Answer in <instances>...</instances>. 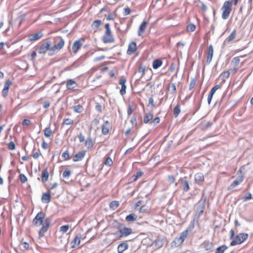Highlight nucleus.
<instances>
[{
    "label": "nucleus",
    "mask_w": 253,
    "mask_h": 253,
    "mask_svg": "<svg viewBox=\"0 0 253 253\" xmlns=\"http://www.w3.org/2000/svg\"><path fill=\"white\" fill-rule=\"evenodd\" d=\"M85 155V151H81L78 152L73 158V161L75 162L81 161Z\"/></svg>",
    "instance_id": "obj_11"
},
{
    "label": "nucleus",
    "mask_w": 253,
    "mask_h": 253,
    "mask_svg": "<svg viewBox=\"0 0 253 253\" xmlns=\"http://www.w3.org/2000/svg\"><path fill=\"white\" fill-rule=\"evenodd\" d=\"M137 216L134 213H131L127 215L126 217V220L128 222H132L137 219Z\"/></svg>",
    "instance_id": "obj_31"
},
{
    "label": "nucleus",
    "mask_w": 253,
    "mask_h": 253,
    "mask_svg": "<svg viewBox=\"0 0 253 253\" xmlns=\"http://www.w3.org/2000/svg\"><path fill=\"white\" fill-rule=\"evenodd\" d=\"M202 246L206 251H209L212 248L213 244L209 241H206L203 242Z\"/></svg>",
    "instance_id": "obj_28"
},
{
    "label": "nucleus",
    "mask_w": 253,
    "mask_h": 253,
    "mask_svg": "<svg viewBox=\"0 0 253 253\" xmlns=\"http://www.w3.org/2000/svg\"><path fill=\"white\" fill-rule=\"evenodd\" d=\"M49 176L47 169H45L42 173V181L43 183L47 181Z\"/></svg>",
    "instance_id": "obj_23"
},
{
    "label": "nucleus",
    "mask_w": 253,
    "mask_h": 253,
    "mask_svg": "<svg viewBox=\"0 0 253 253\" xmlns=\"http://www.w3.org/2000/svg\"><path fill=\"white\" fill-rule=\"evenodd\" d=\"M248 234L245 233H240L238 234L234 240L230 243V246H233L236 245L240 244L244 242L248 238Z\"/></svg>",
    "instance_id": "obj_3"
},
{
    "label": "nucleus",
    "mask_w": 253,
    "mask_h": 253,
    "mask_svg": "<svg viewBox=\"0 0 253 253\" xmlns=\"http://www.w3.org/2000/svg\"><path fill=\"white\" fill-rule=\"evenodd\" d=\"M160 121V119L159 117L155 118L151 122V123L154 124V125L157 124L159 123Z\"/></svg>",
    "instance_id": "obj_61"
},
{
    "label": "nucleus",
    "mask_w": 253,
    "mask_h": 253,
    "mask_svg": "<svg viewBox=\"0 0 253 253\" xmlns=\"http://www.w3.org/2000/svg\"><path fill=\"white\" fill-rule=\"evenodd\" d=\"M143 172L141 171L136 172V173L131 178L132 179V181H136L138 178L140 177L143 175Z\"/></svg>",
    "instance_id": "obj_37"
},
{
    "label": "nucleus",
    "mask_w": 253,
    "mask_h": 253,
    "mask_svg": "<svg viewBox=\"0 0 253 253\" xmlns=\"http://www.w3.org/2000/svg\"><path fill=\"white\" fill-rule=\"evenodd\" d=\"M42 32H40L36 33L33 35H31L29 37L30 41H33L37 40L40 39L41 38H42Z\"/></svg>",
    "instance_id": "obj_25"
},
{
    "label": "nucleus",
    "mask_w": 253,
    "mask_h": 253,
    "mask_svg": "<svg viewBox=\"0 0 253 253\" xmlns=\"http://www.w3.org/2000/svg\"><path fill=\"white\" fill-rule=\"evenodd\" d=\"M78 137L80 142H83L85 140L84 136L83 135L82 133H80Z\"/></svg>",
    "instance_id": "obj_60"
},
{
    "label": "nucleus",
    "mask_w": 253,
    "mask_h": 253,
    "mask_svg": "<svg viewBox=\"0 0 253 253\" xmlns=\"http://www.w3.org/2000/svg\"><path fill=\"white\" fill-rule=\"evenodd\" d=\"M8 148L10 150H13L15 149V145L13 141H10L8 143Z\"/></svg>",
    "instance_id": "obj_53"
},
{
    "label": "nucleus",
    "mask_w": 253,
    "mask_h": 253,
    "mask_svg": "<svg viewBox=\"0 0 253 253\" xmlns=\"http://www.w3.org/2000/svg\"><path fill=\"white\" fill-rule=\"evenodd\" d=\"M185 239H184L180 235L179 237H176L174 241L172 242V244L178 247L181 245L182 243L184 242Z\"/></svg>",
    "instance_id": "obj_22"
},
{
    "label": "nucleus",
    "mask_w": 253,
    "mask_h": 253,
    "mask_svg": "<svg viewBox=\"0 0 253 253\" xmlns=\"http://www.w3.org/2000/svg\"><path fill=\"white\" fill-rule=\"evenodd\" d=\"M168 90L171 94H174L176 91L175 84L173 83H169L168 85Z\"/></svg>",
    "instance_id": "obj_29"
},
{
    "label": "nucleus",
    "mask_w": 253,
    "mask_h": 253,
    "mask_svg": "<svg viewBox=\"0 0 253 253\" xmlns=\"http://www.w3.org/2000/svg\"><path fill=\"white\" fill-rule=\"evenodd\" d=\"M101 22L99 20H96L93 21L92 24V27L93 28H98L99 26L100 25Z\"/></svg>",
    "instance_id": "obj_44"
},
{
    "label": "nucleus",
    "mask_w": 253,
    "mask_h": 253,
    "mask_svg": "<svg viewBox=\"0 0 253 253\" xmlns=\"http://www.w3.org/2000/svg\"><path fill=\"white\" fill-rule=\"evenodd\" d=\"M94 143L90 137H87L85 141V146L88 149H91L93 148Z\"/></svg>",
    "instance_id": "obj_24"
},
{
    "label": "nucleus",
    "mask_w": 253,
    "mask_h": 253,
    "mask_svg": "<svg viewBox=\"0 0 253 253\" xmlns=\"http://www.w3.org/2000/svg\"><path fill=\"white\" fill-rule=\"evenodd\" d=\"M212 125V123L211 122H207L204 124V126L206 128H209Z\"/></svg>",
    "instance_id": "obj_64"
},
{
    "label": "nucleus",
    "mask_w": 253,
    "mask_h": 253,
    "mask_svg": "<svg viewBox=\"0 0 253 253\" xmlns=\"http://www.w3.org/2000/svg\"><path fill=\"white\" fill-rule=\"evenodd\" d=\"M81 237L82 236L81 234H78L76 236L74 240L71 242V244L72 245L71 247L72 248H75L80 245Z\"/></svg>",
    "instance_id": "obj_14"
},
{
    "label": "nucleus",
    "mask_w": 253,
    "mask_h": 253,
    "mask_svg": "<svg viewBox=\"0 0 253 253\" xmlns=\"http://www.w3.org/2000/svg\"><path fill=\"white\" fill-rule=\"evenodd\" d=\"M128 244L126 242H123L119 245L118 247V253H123L125 250L127 249Z\"/></svg>",
    "instance_id": "obj_19"
},
{
    "label": "nucleus",
    "mask_w": 253,
    "mask_h": 253,
    "mask_svg": "<svg viewBox=\"0 0 253 253\" xmlns=\"http://www.w3.org/2000/svg\"><path fill=\"white\" fill-rule=\"evenodd\" d=\"M232 0L225 1L221 8L222 10V18L223 19H227L230 15L232 10Z\"/></svg>",
    "instance_id": "obj_2"
},
{
    "label": "nucleus",
    "mask_w": 253,
    "mask_h": 253,
    "mask_svg": "<svg viewBox=\"0 0 253 253\" xmlns=\"http://www.w3.org/2000/svg\"><path fill=\"white\" fill-rule=\"evenodd\" d=\"M106 17L107 20H113L116 17V14L114 13H110L108 14L107 16L105 15Z\"/></svg>",
    "instance_id": "obj_49"
},
{
    "label": "nucleus",
    "mask_w": 253,
    "mask_h": 253,
    "mask_svg": "<svg viewBox=\"0 0 253 253\" xmlns=\"http://www.w3.org/2000/svg\"><path fill=\"white\" fill-rule=\"evenodd\" d=\"M236 37V30H234L229 35V36L224 41V42H231Z\"/></svg>",
    "instance_id": "obj_32"
},
{
    "label": "nucleus",
    "mask_w": 253,
    "mask_h": 253,
    "mask_svg": "<svg viewBox=\"0 0 253 253\" xmlns=\"http://www.w3.org/2000/svg\"><path fill=\"white\" fill-rule=\"evenodd\" d=\"M83 45V42L81 40H78L76 41L73 45L72 46V50L74 53H76L79 49Z\"/></svg>",
    "instance_id": "obj_12"
},
{
    "label": "nucleus",
    "mask_w": 253,
    "mask_h": 253,
    "mask_svg": "<svg viewBox=\"0 0 253 253\" xmlns=\"http://www.w3.org/2000/svg\"><path fill=\"white\" fill-rule=\"evenodd\" d=\"M64 40L63 39H61L60 41L55 44L53 46L51 47L50 51H54L56 50L57 51L60 50L64 46Z\"/></svg>",
    "instance_id": "obj_9"
},
{
    "label": "nucleus",
    "mask_w": 253,
    "mask_h": 253,
    "mask_svg": "<svg viewBox=\"0 0 253 253\" xmlns=\"http://www.w3.org/2000/svg\"><path fill=\"white\" fill-rule=\"evenodd\" d=\"M74 123V120L70 119V118H67L64 119L63 121V122L61 124L62 126H63L64 125H70L73 124Z\"/></svg>",
    "instance_id": "obj_38"
},
{
    "label": "nucleus",
    "mask_w": 253,
    "mask_h": 253,
    "mask_svg": "<svg viewBox=\"0 0 253 253\" xmlns=\"http://www.w3.org/2000/svg\"><path fill=\"white\" fill-rule=\"evenodd\" d=\"M243 177L241 176L240 178H239L238 179L235 180L230 185L229 188V189H232L234 188L235 187L238 185L240 183H241L243 181Z\"/></svg>",
    "instance_id": "obj_27"
},
{
    "label": "nucleus",
    "mask_w": 253,
    "mask_h": 253,
    "mask_svg": "<svg viewBox=\"0 0 253 253\" xmlns=\"http://www.w3.org/2000/svg\"><path fill=\"white\" fill-rule=\"evenodd\" d=\"M51 219L50 218H45V214L40 211L38 213L35 217L33 220V225L36 227H39L42 225V228L39 232L40 238L43 237L51 224Z\"/></svg>",
    "instance_id": "obj_1"
},
{
    "label": "nucleus",
    "mask_w": 253,
    "mask_h": 253,
    "mask_svg": "<svg viewBox=\"0 0 253 253\" xmlns=\"http://www.w3.org/2000/svg\"><path fill=\"white\" fill-rule=\"evenodd\" d=\"M69 228V225H63L60 227V231L64 233H66L68 230Z\"/></svg>",
    "instance_id": "obj_45"
},
{
    "label": "nucleus",
    "mask_w": 253,
    "mask_h": 253,
    "mask_svg": "<svg viewBox=\"0 0 253 253\" xmlns=\"http://www.w3.org/2000/svg\"><path fill=\"white\" fill-rule=\"evenodd\" d=\"M187 28L188 31L193 32L196 29V26L193 24H190L187 26Z\"/></svg>",
    "instance_id": "obj_48"
},
{
    "label": "nucleus",
    "mask_w": 253,
    "mask_h": 253,
    "mask_svg": "<svg viewBox=\"0 0 253 253\" xmlns=\"http://www.w3.org/2000/svg\"><path fill=\"white\" fill-rule=\"evenodd\" d=\"M145 67L141 65L139 67L137 71L135 73V75H138L137 81H140L142 79L145 74Z\"/></svg>",
    "instance_id": "obj_10"
},
{
    "label": "nucleus",
    "mask_w": 253,
    "mask_h": 253,
    "mask_svg": "<svg viewBox=\"0 0 253 253\" xmlns=\"http://www.w3.org/2000/svg\"><path fill=\"white\" fill-rule=\"evenodd\" d=\"M213 54V48L212 45L211 44L209 46L207 52V60L206 62L208 64H210L212 60V58Z\"/></svg>",
    "instance_id": "obj_7"
},
{
    "label": "nucleus",
    "mask_w": 253,
    "mask_h": 253,
    "mask_svg": "<svg viewBox=\"0 0 253 253\" xmlns=\"http://www.w3.org/2000/svg\"><path fill=\"white\" fill-rule=\"evenodd\" d=\"M19 178L22 183H25L27 180L26 176L23 174H20Z\"/></svg>",
    "instance_id": "obj_52"
},
{
    "label": "nucleus",
    "mask_w": 253,
    "mask_h": 253,
    "mask_svg": "<svg viewBox=\"0 0 253 253\" xmlns=\"http://www.w3.org/2000/svg\"><path fill=\"white\" fill-rule=\"evenodd\" d=\"M180 113V106L179 104H177L176 106L174 108L173 114L175 118H176Z\"/></svg>",
    "instance_id": "obj_36"
},
{
    "label": "nucleus",
    "mask_w": 253,
    "mask_h": 253,
    "mask_svg": "<svg viewBox=\"0 0 253 253\" xmlns=\"http://www.w3.org/2000/svg\"><path fill=\"white\" fill-rule=\"evenodd\" d=\"M119 206V202L117 201L111 202L109 205L110 208L113 210H116Z\"/></svg>",
    "instance_id": "obj_35"
},
{
    "label": "nucleus",
    "mask_w": 253,
    "mask_h": 253,
    "mask_svg": "<svg viewBox=\"0 0 253 253\" xmlns=\"http://www.w3.org/2000/svg\"><path fill=\"white\" fill-rule=\"evenodd\" d=\"M229 71H225L222 73L220 76L222 78V81H225L226 79L229 78Z\"/></svg>",
    "instance_id": "obj_40"
},
{
    "label": "nucleus",
    "mask_w": 253,
    "mask_h": 253,
    "mask_svg": "<svg viewBox=\"0 0 253 253\" xmlns=\"http://www.w3.org/2000/svg\"><path fill=\"white\" fill-rule=\"evenodd\" d=\"M132 233V230L130 228L123 227L119 229L116 232V234H120V238H124L127 236Z\"/></svg>",
    "instance_id": "obj_4"
},
{
    "label": "nucleus",
    "mask_w": 253,
    "mask_h": 253,
    "mask_svg": "<svg viewBox=\"0 0 253 253\" xmlns=\"http://www.w3.org/2000/svg\"><path fill=\"white\" fill-rule=\"evenodd\" d=\"M30 121L29 119H24L22 122L23 126H28L30 124Z\"/></svg>",
    "instance_id": "obj_63"
},
{
    "label": "nucleus",
    "mask_w": 253,
    "mask_h": 253,
    "mask_svg": "<svg viewBox=\"0 0 253 253\" xmlns=\"http://www.w3.org/2000/svg\"><path fill=\"white\" fill-rule=\"evenodd\" d=\"M126 84H122V85L121 86V89L120 91V92L122 95H123L125 94H126Z\"/></svg>",
    "instance_id": "obj_50"
},
{
    "label": "nucleus",
    "mask_w": 253,
    "mask_h": 253,
    "mask_svg": "<svg viewBox=\"0 0 253 253\" xmlns=\"http://www.w3.org/2000/svg\"><path fill=\"white\" fill-rule=\"evenodd\" d=\"M50 102L48 101H46L43 103V107L45 109L48 108L50 106Z\"/></svg>",
    "instance_id": "obj_59"
},
{
    "label": "nucleus",
    "mask_w": 253,
    "mask_h": 253,
    "mask_svg": "<svg viewBox=\"0 0 253 253\" xmlns=\"http://www.w3.org/2000/svg\"><path fill=\"white\" fill-rule=\"evenodd\" d=\"M153 114L151 113H146L144 115L143 117V122L144 123H148L150 120L153 119Z\"/></svg>",
    "instance_id": "obj_30"
},
{
    "label": "nucleus",
    "mask_w": 253,
    "mask_h": 253,
    "mask_svg": "<svg viewBox=\"0 0 253 253\" xmlns=\"http://www.w3.org/2000/svg\"><path fill=\"white\" fill-rule=\"evenodd\" d=\"M204 177L202 173L199 172L195 174V180L197 183L200 184L204 181Z\"/></svg>",
    "instance_id": "obj_21"
},
{
    "label": "nucleus",
    "mask_w": 253,
    "mask_h": 253,
    "mask_svg": "<svg viewBox=\"0 0 253 253\" xmlns=\"http://www.w3.org/2000/svg\"><path fill=\"white\" fill-rule=\"evenodd\" d=\"M50 45L51 42L49 41L42 43L39 48V53L40 54H44L48 50L50 51Z\"/></svg>",
    "instance_id": "obj_5"
},
{
    "label": "nucleus",
    "mask_w": 253,
    "mask_h": 253,
    "mask_svg": "<svg viewBox=\"0 0 253 253\" xmlns=\"http://www.w3.org/2000/svg\"><path fill=\"white\" fill-rule=\"evenodd\" d=\"M137 48L136 43L135 42H131L129 43L128 49L127 50V53L129 55H131L134 53Z\"/></svg>",
    "instance_id": "obj_8"
},
{
    "label": "nucleus",
    "mask_w": 253,
    "mask_h": 253,
    "mask_svg": "<svg viewBox=\"0 0 253 253\" xmlns=\"http://www.w3.org/2000/svg\"><path fill=\"white\" fill-rule=\"evenodd\" d=\"M228 247L225 245L220 246L217 248L215 253H224L225 251L227 249Z\"/></svg>",
    "instance_id": "obj_34"
},
{
    "label": "nucleus",
    "mask_w": 253,
    "mask_h": 253,
    "mask_svg": "<svg viewBox=\"0 0 253 253\" xmlns=\"http://www.w3.org/2000/svg\"><path fill=\"white\" fill-rule=\"evenodd\" d=\"M220 87V85L219 84H217V85L214 86L211 88V91L208 95V102L209 104H211L213 95L214 94V93H215L216 90L217 89H218V88H219Z\"/></svg>",
    "instance_id": "obj_13"
},
{
    "label": "nucleus",
    "mask_w": 253,
    "mask_h": 253,
    "mask_svg": "<svg viewBox=\"0 0 253 253\" xmlns=\"http://www.w3.org/2000/svg\"><path fill=\"white\" fill-rule=\"evenodd\" d=\"M126 80L125 78H122L120 79L119 84L122 85V84H126Z\"/></svg>",
    "instance_id": "obj_57"
},
{
    "label": "nucleus",
    "mask_w": 253,
    "mask_h": 253,
    "mask_svg": "<svg viewBox=\"0 0 253 253\" xmlns=\"http://www.w3.org/2000/svg\"><path fill=\"white\" fill-rule=\"evenodd\" d=\"M147 23V21H144L140 25L138 30V35L139 36H141L145 32Z\"/></svg>",
    "instance_id": "obj_17"
},
{
    "label": "nucleus",
    "mask_w": 253,
    "mask_h": 253,
    "mask_svg": "<svg viewBox=\"0 0 253 253\" xmlns=\"http://www.w3.org/2000/svg\"><path fill=\"white\" fill-rule=\"evenodd\" d=\"M110 127V124L109 122L108 121H105L101 126L102 133L103 135H106L109 133Z\"/></svg>",
    "instance_id": "obj_16"
},
{
    "label": "nucleus",
    "mask_w": 253,
    "mask_h": 253,
    "mask_svg": "<svg viewBox=\"0 0 253 253\" xmlns=\"http://www.w3.org/2000/svg\"><path fill=\"white\" fill-rule=\"evenodd\" d=\"M181 183L182 184V189L184 192H187L190 189L189 184L188 181L182 179L181 180Z\"/></svg>",
    "instance_id": "obj_26"
},
{
    "label": "nucleus",
    "mask_w": 253,
    "mask_h": 253,
    "mask_svg": "<svg viewBox=\"0 0 253 253\" xmlns=\"http://www.w3.org/2000/svg\"><path fill=\"white\" fill-rule=\"evenodd\" d=\"M74 111L77 113H81L83 110V107L81 105H78L74 106Z\"/></svg>",
    "instance_id": "obj_42"
},
{
    "label": "nucleus",
    "mask_w": 253,
    "mask_h": 253,
    "mask_svg": "<svg viewBox=\"0 0 253 253\" xmlns=\"http://www.w3.org/2000/svg\"><path fill=\"white\" fill-rule=\"evenodd\" d=\"M52 133L53 132L50 129V127H46L44 130V135L46 137H50Z\"/></svg>",
    "instance_id": "obj_39"
},
{
    "label": "nucleus",
    "mask_w": 253,
    "mask_h": 253,
    "mask_svg": "<svg viewBox=\"0 0 253 253\" xmlns=\"http://www.w3.org/2000/svg\"><path fill=\"white\" fill-rule=\"evenodd\" d=\"M114 39L111 34V31H106L103 37V41L104 43H111L114 42Z\"/></svg>",
    "instance_id": "obj_6"
},
{
    "label": "nucleus",
    "mask_w": 253,
    "mask_h": 253,
    "mask_svg": "<svg viewBox=\"0 0 253 253\" xmlns=\"http://www.w3.org/2000/svg\"><path fill=\"white\" fill-rule=\"evenodd\" d=\"M11 84V82L9 80H7L4 85V87L2 90V95L3 96L5 97L7 96L9 86Z\"/></svg>",
    "instance_id": "obj_15"
},
{
    "label": "nucleus",
    "mask_w": 253,
    "mask_h": 253,
    "mask_svg": "<svg viewBox=\"0 0 253 253\" xmlns=\"http://www.w3.org/2000/svg\"><path fill=\"white\" fill-rule=\"evenodd\" d=\"M124 10V15L125 16L129 14L130 13V9L128 7L125 8Z\"/></svg>",
    "instance_id": "obj_56"
},
{
    "label": "nucleus",
    "mask_w": 253,
    "mask_h": 253,
    "mask_svg": "<svg viewBox=\"0 0 253 253\" xmlns=\"http://www.w3.org/2000/svg\"><path fill=\"white\" fill-rule=\"evenodd\" d=\"M202 4V6H201V9L204 12H205L207 11V6L206 5V4L203 2H201L200 1V0H199Z\"/></svg>",
    "instance_id": "obj_58"
},
{
    "label": "nucleus",
    "mask_w": 253,
    "mask_h": 253,
    "mask_svg": "<svg viewBox=\"0 0 253 253\" xmlns=\"http://www.w3.org/2000/svg\"><path fill=\"white\" fill-rule=\"evenodd\" d=\"M71 171L70 170L67 169L63 173V177L64 178L69 177L71 175Z\"/></svg>",
    "instance_id": "obj_46"
},
{
    "label": "nucleus",
    "mask_w": 253,
    "mask_h": 253,
    "mask_svg": "<svg viewBox=\"0 0 253 253\" xmlns=\"http://www.w3.org/2000/svg\"><path fill=\"white\" fill-rule=\"evenodd\" d=\"M62 157L65 160H68L69 159V154L68 151H66L64 152L62 155Z\"/></svg>",
    "instance_id": "obj_51"
},
{
    "label": "nucleus",
    "mask_w": 253,
    "mask_h": 253,
    "mask_svg": "<svg viewBox=\"0 0 253 253\" xmlns=\"http://www.w3.org/2000/svg\"><path fill=\"white\" fill-rule=\"evenodd\" d=\"M168 180L169 183L172 184L175 182V178L172 175H169L168 177Z\"/></svg>",
    "instance_id": "obj_55"
},
{
    "label": "nucleus",
    "mask_w": 253,
    "mask_h": 253,
    "mask_svg": "<svg viewBox=\"0 0 253 253\" xmlns=\"http://www.w3.org/2000/svg\"><path fill=\"white\" fill-rule=\"evenodd\" d=\"M77 86L76 82L73 80L70 79L67 80L66 83V87L69 89H74Z\"/></svg>",
    "instance_id": "obj_20"
},
{
    "label": "nucleus",
    "mask_w": 253,
    "mask_h": 253,
    "mask_svg": "<svg viewBox=\"0 0 253 253\" xmlns=\"http://www.w3.org/2000/svg\"><path fill=\"white\" fill-rule=\"evenodd\" d=\"M40 155H41V153H40V151H39L33 154V157L34 159H37L40 157Z\"/></svg>",
    "instance_id": "obj_62"
},
{
    "label": "nucleus",
    "mask_w": 253,
    "mask_h": 253,
    "mask_svg": "<svg viewBox=\"0 0 253 253\" xmlns=\"http://www.w3.org/2000/svg\"><path fill=\"white\" fill-rule=\"evenodd\" d=\"M42 201L44 203H48L50 201V192L44 193L42 195Z\"/></svg>",
    "instance_id": "obj_18"
},
{
    "label": "nucleus",
    "mask_w": 253,
    "mask_h": 253,
    "mask_svg": "<svg viewBox=\"0 0 253 253\" xmlns=\"http://www.w3.org/2000/svg\"><path fill=\"white\" fill-rule=\"evenodd\" d=\"M162 61L160 59H155L153 62V68L157 69L162 65Z\"/></svg>",
    "instance_id": "obj_33"
},
{
    "label": "nucleus",
    "mask_w": 253,
    "mask_h": 253,
    "mask_svg": "<svg viewBox=\"0 0 253 253\" xmlns=\"http://www.w3.org/2000/svg\"><path fill=\"white\" fill-rule=\"evenodd\" d=\"M188 231L187 229L184 230L183 232H182L181 234H180V236L184 239H185L187 237V235H188Z\"/></svg>",
    "instance_id": "obj_54"
},
{
    "label": "nucleus",
    "mask_w": 253,
    "mask_h": 253,
    "mask_svg": "<svg viewBox=\"0 0 253 253\" xmlns=\"http://www.w3.org/2000/svg\"><path fill=\"white\" fill-rule=\"evenodd\" d=\"M240 62V58L239 57H234L231 61V64H234L235 66H238Z\"/></svg>",
    "instance_id": "obj_43"
},
{
    "label": "nucleus",
    "mask_w": 253,
    "mask_h": 253,
    "mask_svg": "<svg viewBox=\"0 0 253 253\" xmlns=\"http://www.w3.org/2000/svg\"><path fill=\"white\" fill-rule=\"evenodd\" d=\"M104 164L105 165L107 166L110 167L113 165V161L111 158L108 157L106 159Z\"/></svg>",
    "instance_id": "obj_41"
},
{
    "label": "nucleus",
    "mask_w": 253,
    "mask_h": 253,
    "mask_svg": "<svg viewBox=\"0 0 253 253\" xmlns=\"http://www.w3.org/2000/svg\"><path fill=\"white\" fill-rule=\"evenodd\" d=\"M196 83V80L195 79H192L191 82L190 83V84H189V89L190 90L192 89L195 86Z\"/></svg>",
    "instance_id": "obj_47"
}]
</instances>
